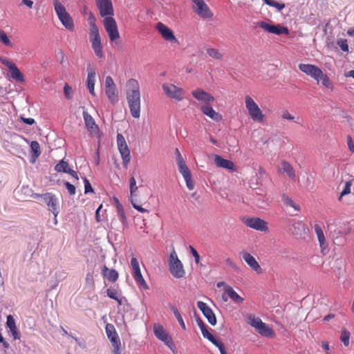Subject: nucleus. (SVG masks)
<instances>
[{"label": "nucleus", "mask_w": 354, "mask_h": 354, "mask_svg": "<svg viewBox=\"0 0 354 354\" xmlns=\"http://www.w3.org/2000/svg\"><path fill=\"white\" fill-rule=\"evenodd\" d=\"M128 86L131 88L127 92V100L133 118L140 116V92L138 82L135 79L128 80Z\"/></svg>", "instance_id": "obj_1"}, {"label": "nucleus", "mask_w": 354, "mask_h": 354, "mask_svg": "<svg viewBox=\"0 0 354 354\" xmlns=\"http://www.w3.org/2000/svg\"><path fill=\"white\" fill-rule=\"evenodd\" d=\"M90 25L88 30L89 40L95 55L100 59L104 57L103 46L98 28L96 25V19L92 13H90L88 18Z\"/></svg>", "instance_id": "obj_2"}, {"label": "nucleus", "mask_w": 354, "mask_h": 354, "mask_svg": "<svg viewBox=\"0 0 354 354\" xmlns=\"http://www.w3.org/2000/svg\"><path fill=\"white\" fill-rule=\"evenodd\" d=\"M149 198V191L147 187H141L139 192L131 197V203L133 208L139 212L145 213L149 211L142 207L147 203Z\"/></svg>", "instance_id": "obj_3"}, {"label": "nucleus", "mask_w": 354, "mask_h": 354, "mask_svg": "<svg viewBox=\"0 0 354 354\" xmlns=\"http://www.w3.org/2000/svg\"><path fill=\"white\" fill-rule=\"evenodd\" d=\"M245 104L246 109L248 111V114L252 120L259 122L263 121L264 115L258 104L254 102L251 96L245 95Z\"/></svg>", "instance_id": "obj_4"}, {"label": "nucleus", "mask_w": 354, "mask_h": 354, "mask_svg": "<svg viewBox=\"0 0 354 354\" xmlns=\"http://www.w3.org/2000/svg\"><path fill=\"white\" fill-rule=\"evenodd\" d=\"M169 271L175 278L179 279L185 276V272L183 263L174 250L169 258Z\"/></svg>", "instance_id": "obj_5"}, {"label": "nucleus", "mask_w": 354, "mask_h": 354, "mask_svg": "<svg viewBox=\"0 0 354 354\" xmlns=\"http://www.w3.org/2000/svg\"><path fill=\"white\" fill-rule=\"evenodd\" d=\"M165 94L170 99L178 102L182 101L184 98L185 91L181 88L171 83H164L162 85Z\"/></svg>", "instance_id": "obj_6"}, {"label": "nucleus", "mask_w": 354, "mask_h": 354, "mask_svg": "<svg viewBox=\"0 0 354 354\" xmlns=\"http://www.w3.org/2000/svg\"><path fill=\"white\" fill-rule=\"evenodd\" d=\"M105 331L113 346V353L121 354V341L115 326L112 324H106Z\"/></svg>", "instance_id": "obj_7"}, {"label": "nucleus", "mask_w": 354, "mask_h": 354, "mask_svg": "<svg viewBox=\"0 0 354 354\" xmlns=\"http://www.w3.org/2000/svg\"><path fill=\"white\" fill-rule=\"evenodd\" d=\"M117 145L122 159L123 166L127 168L131 160L130 150L124 137L121 133L117 135Z\"/></svg>", "instance_id": "obj_8"}, {"label": "nucleus", "mask_w": 354, "mask_h": 354, "mask_svg": "<svg viewBox=\"0 0 354 354\" xmlns=\"http://www.w3.org/2000/svg\"><path fill=\"white\" fill-rule=\"evenodd\" d=\"M104 91L109 102L112 104H115L119 100L118 91L111 76H106L105 78Z\"/></svg>", "instance_id": "obj_9"}, {"label": "nucleus", "mask_w": 354, "mask_h": 354, "mask_svg": "<svg viewBox=\"0 0 354 354\" xmlns=\"http://www.w3.org/2000/svg\"><path fill=\"white\" fill-rule=\"evenodd\" d=\"M104 28L111 42L120 38V33L115 20L112 17H106L103 20Z\"/></svg>", "instance_id": "obj_10"}, {"label": "nucleus", "mask_w": 354, "mask_h": 354, "mask_svg": "<svg viewBox=\"0 0 354 354\" xmlns=\"http://www.w3.org/2000/svg\"><path fill=\"white\" fill-rule=\"evenodd\" d=\"M242 221L250 228L263 232H268V224L263 219L258 217H250L244 218Z\"/></svg>", "instance_id": "obj_11"}, {"label": "nucleus", "mask_w": 354, "mask_h": 354, "mask_svg": "<svg viewBox=\"0 0 354 354\" xmlns=\"http://www.w3.org/2000/svg\"><path fill=\"white\" fill-rule=\"evenodd\" d=\"M1 63L10 70V77L16 81L25 82L24 75L17 66L6 57H0Z\"/></svg>", "instance_id": "obj_12"}, {"label": "nucleus", "mask_w": 354, "mask_h": 354, "mask_svg": "<svg viewBox=\"0 0 354 354\" xmlns=\"http://www.w3.org/2000/svg\"><path fill=\"white\" fill-rule=\"evenodd\" d=\"M193 10L201 18L207 19L213 17V12L203 0H192Z\"/></svg>", "instance_id": "obj_13"}, {"label": "nucleus", "mask_w": 354, "mask_h": 354, "mask_svg": "<svg viewBox=\"0 0 354 354\" xmlns=\"http://www.w3.org/2000/svg\"><path fill=\"white\" fill-rule=\"evenodd\" d=\"M153 330L156 337L171 349L174 346L172 338L164 327L160 324H155L153 326Z\"/></svg>", "instance_id": "obj_14"}, {"label": "nucleus", "mask_w": 354, "mask_h": 354, "mask_svg": "<svg viewBox=\"0 0 354 354\" xmlns=\"http://www.w3.org/2000/svg\"><path fill=\"white\" fill-rule=\"evenodd\" d=\"M43 198L46 202L48 209L55 216V223H57V216L59 213V203L56 196L51 193H46L43 194Z\"/></svg>", "instance_id": "obj_15"}, {"label": "nucleus", "mask_w": 354, "mask_h": 354, "mask_svg": "<svg viewBox=\"0 0 354 354\" xmlns=\"http://www.w3.org/2000/svg\"><path fill=\"white\" fill-rule=\"evenodd\" d=\"M299 69L306 75L311 77L319 83V77L322 75V71L317 66L308 64H300Z\"/></svg>", "instance_id": "obj_16"}, {"label": "nucleus", "mask_w": 354, "mask_h": 354, "mask_svg": "<svg viewBox=\"0 0 354 354\" xmlns=\"http://www.w3.org/2000/svg\"><path fill=\"white\" fill-rule=\"evenodd\" d=\"M131 266L132 267L133 270V277L137 282L138 284H139L140 286L144 288L145 289L147 290L149 289V286L147 284L145 280L144 279L140 268V265L138 259L136 257H132L131 259Z\"/></svg>", "instance_id": "obj_17"}, {"label": "nucleus", "mask_w": 354, "mask_h": 354, "mask_svg": "<svg viewBox=\"0 0 354 354\" xmlns=\"http://www.w3.org/2000/svg\"><path fill=\"white\" fill-rule=\"evenodd\" d=\"M96 5L102 17L113 15V4L111 0H96Z\"/></svg>", "instance_id": "obj_18"}, {"label": "nucleus", "mask_w": 354, "mask_h": 354, "mask_svg": "<svg viewBox=\"0 0 354 354\" xmlns=\"http://www.w3.org/2000/svg\"><path fill=\"white\" fill-rule=\"evenodd\" d=\"M192 96L199 102L205 104H209L215 100V98L210 93L202 88H197L192 91Z\"/></svg>", "instance_id": "obj_19"}, {"label": "nucleus", "mask_w": 354, "mask_h": 354, "mask_svg": "<svg viewBox=\"0 0 354 354\" xmlns=\"http://www.w3.org/2000/svg\"><path fill=\"white\" fill-rule=\"evenodd\" d=\"M241 255L245 262L252 270L256 272L257 274H261L263 272V270L259 263L250 253L246 251H243L241 252Z\"/></svg>", "instance_id": "obj_20"}, {"label": "nucleus", "mask_w": 354, "mask_h": 354, "mask_svg": "<svg viewBox=\"0 0 354 354\" xmlns=\"http://www.w3.org/2000/svg\"><path fill=\"white\" fill-rule=\"evenodd\" d=\"M259 26L266 31L277 35L283 34L288 35L289 33V30L286 27H283L280 25L274 26L270 25L267 22L261 21L259 23Z\"/></svg>", "instance_id": "obj_21"}, {"label": "nucleus", "mask_w": 354, "mask_h": 354, "mask_svg": "<svg viewBox=\"0 0 354 354\" xmlns=\"http://www.w3.org/2000/svg\"><path fill=\"white\" fill-rule=\"evenodd\" d=\"M197 307L202 311L203 315L206 317L208 322L214 326L216 324V316L212 310L203 301H199L197 302Z\"/></svg>", "instance_id": "obj_22"}, {"label": "nucleus", "mask_w": 354, "mask_h": 354, "mask_svg": "<svg viewBox=\"0 0 354 354\" xmlns=\"http://www.w3.org/2000/svg\"><path fill=\"white\" fill-rule=\"evenodd\" d=\"M156 29L165 40L171 42H177V39L172 30L164 24L158 22L156 25Z\"/></svg>", "instance_id": "obj_23"}, {"label": "nucleus", "mask_w": 354, "mask_h": 354, "mask_svg": "<svg viewBox=\"0 0 354 354\" xmlns=\"http://www.w3.org/2000/svg\"><path fill=\"white\" fill-rule=\"evenodd\" d=\"M83 118L87 130L91 133L96 135L99 131V127L95 123L93 118L86 111H83Z\"/></svg>", "instance_id": "obj_24"}, {"label": "nucleus", "mask_w": 354, "mask_h": 354, "mask_svg": "<svg viewBox=\"0 0 354 354\" xmlns=\"http://www.w3.org/2000/svg\"><path fill=\"white\" fill-rule=\"evenodd\" d=\"M201 111L204 115L214 121L219 122L223 120L222 115L218 112H216L210 104L203 105L201 107Z\"/></svg>", "instance_id": "obj_25"}, {"label": "nucleus", "mask_w": 354, "mask_h": 354, "mask_svg": "<svg viewBox=\"0 0 354 354\" xmlns=\"http://www.w3.org/2000/svg\"><path fill=\"white\" fill-rule=\"evenodd\" d=\"M87 78H86V86L87 88L90 92V93L93 96H95V70L89 66L87 68Z\"/></svg>", "instance_id": "obj_26"}, {"label": "nucleus", "mask_w": 354, "mask_h": 354, "mask_svg": "<svg viewBox=\"0 0 354 354\" xmlns=\"http://www.w3.org/2000/svg\"><path fill=\"white\" fill-rule=\"evenodd\" d=\"M214 162L218 167L224 168L230 171L235 170V165L232 161L224 159L219 155H215Z\"/></svg>", "instance_id": "obj_27"}, {"label": "nucleus", "mask_w": 354, "mask_h": 354, "mask_svg": "<svg viewBox=\"0 0 354 354\" xmlns=\"http://www.w3.org/2000/svg\"><path fill=\"white\" fill-rule=\"evenodd\" d=\"M290 231L294 236L301 237L306 233V225L301 221H294L290 228Z\"/></svg>", "instance_id": "obj_28"}, {"label": "nucleus", "mask_w": 354, "mask_h": 354, "mask_svg": "<svg viewBox=\"0 0 354 354\" xmlns=\"http://www.w3.org/2000/svg\"><path fill=\"white\" fill-rule=\"evenodd\" d=\"M7 326L9 328L11 333H12V335L13 337V339L15 340L16 339H20V337H21V335H20V333L19 331L18 330L17 328V326H16V324H15V321L13 318V317L12 315H8L7 317Z\"/></svg>", "instance_id": "obj_29"}, {"label": "nucleus", "mask_w": 354, "mask_h": 354, "mask_svg": "<svg viewBox=\"0 0 354 354\" xmlns=\"http://www.w3.org/2000/svg\"><path fill=\"white\" fill-rule=\"evenodd\" d=\"M102 274L110 282H115L118 279V272L114 269H109L106 266H104Z\"/></svg>", "instance_id": "obj_30"}, {"label": "nucleus", "mask_w": 354, "mask_h": 354, "mask_svg": "<svg viewBox=\"0 0 354 354\" xmlns=\"http://www.w3.org/2000/svg\"><path fill=\"white\" fill-rule=\"evenodd\" d=\"M53 4L58 19H61L62 17L69 15L64 5H63L59 0H53Z\"/></svg>", "instance_id": "obj_31"}, {"label": "nucleus", "mask_w": 354, "mask_h": 354, "mask_svg": "<svg viewBox=\"0 0 354 354\" xmlns=\"http://www.w3.org/2000/svg\"><path fill=\"white\" fill-rule=\"evenodd\" d=\"M256 330L263 337H274L275 336L274 330L263 322Z\"/></svg>", "instance_id": "obj_32"}, {"label": "nucleus", "mask_w": 354, "mask_h": 354, "mask_svg": "<svg viewBox=\"0 0 354 354\" xmlns=\"http://www.w3.org/2000/svg\"><path fill=\"white\" fill-rule=\"evenodd\" d=\"M281 170L286 173L290 179L295 180V171L288 162L284 160L281 162Z\"/></svg>", "instance_id": "obj_33"}, {"label": "nucleus", "mask_w": 354, "mask_h": 354, "mask_svg": "<svg viewBox=\"0 0 354 354\" xmlns=\"http://www.w3.org/2000/svg\"><path fill=\"white\" fill-rule=\"evenodd\" d=\"M315 231L317 234V239H318V241H319V245H320V247L322 249V252L324 253V250L326 248L327 244L326 242V239H325V236H324L323 230L319 225L316 224L315 225Z\"/></svg>", "instance_id": "obj_34"}, {"label": "nucleus", "mask_w": 354, "mask_h": 354, "mask_svg": "<svg viewBox=\"0 0 354 354\" xmlns=\"http://www.w3.org/2000/svg\"><path fill=\"white\" fill-rule=\"evenodd\" d=\"M59 21L62 24V26L69 31H73L75 28L74 21L72 17L69 15H67L65 17L59 19Z\"/></svg>", "instance_id": "obj_35"}, {"label": "nucleus", "mask_w": 354, "mask_h": 354, "mask_svg": "<svg viewBox=\"0 0 354 354\" xmlns=\"http://www.w3.org/2000/svg\"><path fill=\"white\" fill-rule=\"evenodd\" d=\"M225 294H227L229 297L235 303H242L243 301V298L239 296L235 290L231 287L227 286L225 290Z\"/></svg>", "instance_id": "obj_36"}, {"label": "nucleus", "mask_w": 354, "mask_h": 354, "mask_svg": "<svg viewBox=\"0 0 354 354\" xmlns=\"http://www.w3.org/2000/svg\"><path fill=\"white\" fill-rule=\"evenodd\" d=\"M169 309L173 313L174 317L177 319V321L179 323V324H180V327L182 328V329L183 330H186V326H185V322L183 321V317H182V316H181L178 309L176 306H169Z\"/></svg>", "instance_id": "obj_37"}, {"label": "nucleus", "mask_w": 354, "mask_h": 354, "mask_svg": "<svg viewBox=\"0 0 354 354\" xmlns=\"http://www.w3.org/2000/svg\"><path fill=\"white\" fill-rule=\"evenodd\" d=\"M246 317H247L248 323L250 326L254 327L255 328V330H257L260 326V325L263 323V322L261 321V319L260 318L256 317L254 315L248 314V315H247Z\"/></svg>", "instance_id": "obj_38"}, {"label": "nucleus", "mask_w": 354, "mask_h": 354, "mask_svg": "<svg viewBox=\"0 0 354 354\" xmlns=\"http://www.w3.org/2000/svg\"><path fill=\"white\" fill-rule=\"evenodd\" d=\"M350 337H351L350 332L348 330H347V329L346 328H344V327L342 328L339 339H340L341 342L343 343V344L344 345V346H346V347H348L350 344V342H349Z\"/></svg>", "instance_id": "obj_39"}, {"label": "nucleus", "mask_w": 354, "mask_h": 354, "mask_svg": "<svg viewBox=\"0 0 354 354\" xmlns=\"http://www.w3.org/2000/svg\"><path fill=\"white\" fill-rule=\"evenodd\" d=\"M321 82L323 86L326 88L333 89V85L328 75L322 72V75L319 77V82Z\"/></svg>", "instance_id": "obj_40"}, {"label": "nucleus", "mask_w": 354, "mask_h": 354, "mask_svg": "<svg viewBox=\"0 0 354 354\" xmlns=\"http://www.w3.org/2000/svg\"><path fill=\"white\" fill-rule=\"evenodd\" d=\"M30 149L32 153V157L34 158V159L37 158L41 153L39 142L37 141H32L30 143Z\"/></svg>", "instance_id": "obj_41"}, {"label": "nucleus", "mask_w": 354, "mask_h": 354, "mask_svg": "<svg viewBox=\"0 0 354 354\" xmlns=\"http://www.w3.org/2000/svg\"><path fill=\"white\" fill-rule=\"evenodd\" d=\"M179 172L182 174L183 177H186L191 175V171L187 166L185 161L177 163Z\"/></svg>", "instance_id": "obj_42"}, {"label": "nucleus", "mask_w": 354, "mask_h": 354, "mask_svg": "<svg viewBox=\"0 0 354 354\" xmlns=\"http://www.w3.org/2000/svg\"><path fill=\"white\" fill-rule=\"evenodd\" d=\"M208 55L215 59L220 60L223 58V55L220 53V51L214 48H209L206 50Z\"/></svg>", "instance_id": "obj_43"}, {"label": "nucleus", "mask_w": 354, "mask_h": 354, "mask_svg": "<svg viewBox=\"0 0 354 354\" xmlns=\"http://www.w3.org/2000/svg\"><path fill=\"white\" fill-rule=\"evenodd\" d=\"M283 203L288 207H292L295 211H299L300 207L299 205H297L290 198L283 196Z\"/></svg>", "instance_id": "obj_44"}, {"label": "nucleus", "mask_w": 354, "mask_h": 354, "mask_svg": "<svg viewBox=\"0 0 354 354\" xmlns=\"http://www.w3.org/2000/svg\"><path fill=\"white\" fill-rule=\"evenodd\" d=\"M68 163L66 161L62 160L58 164L56 165L55 169L57 172H64L66 173L69 169Z\"/></svg>", "instance_id": "obj_45"}, {"label": "nucleus", "mask_w": 354, "mask_h": 354, "mask_svg": "<svg viewBox=\"0 0 354 354\" xmlns=\"http://www.w3.org/2000/svg\"><path fill=\"white\" fill-rule=\"evenodd\" d=\"M201 330L203 336L205 338L207 339L213 344H216L218 341L214 337V336L210 332H209V330L207 328V326L205 327L204 328H202V330Z\"/></svg>", "instance_id": "obj_46"}, {"label": "nucleus", "mask_w": 354, "mask_h": 354, "mask_svg": "<svg viewBox=\"0 0 354 354\" xmlns=\"http://www.w3.org/2000/svg\"><path fill=\"white\" fill-rule=\"evenodd\" d=\"M351 185H352V183L351 181L346 182L344 187L343 190L342 191V192L340 193V195L338 198L339 201L342 202L343 196L351 193Z\"/></svg>", "instance_id": "obj_47"}, {"label": "nucleus", "mask_w": 354, "mask_h": 354, "mask_svg": "<svg viewBox=\"0 0 354 354\" xmlns=\"http://www.w3.org/2000/svg\"><path fill=\"white\" fill-rule=\"evenodd\" d=\"M0 41L7 46H12V44L7 34L3 30H0Z\"/></svg>", "instance_id": "obj_48"}, {"label": "nucleus", "mask_w": 354, "mask_h": 354, "mask_svg": "<svg viewBox=\"0 0 354 354\" xmlns=\"http://www.w3.org/2000/svg\"><path fill=\"white\" fill-rule=\"evenodd\" d=\"M281 118L284 120H295L296 123H299V117L295 118L288 111L282 113Z\"/></svg>", "instance_id": "obj_49"}, {"label": "nucleus", "mask_w": 354, "mask_h": 354, "mask_svg": "<svg viewBox=\"0 0 354 354\" xmlns=\"http://www.w3.org/2000/svg\"><path fill=\"white\" fill-rule=\"evenodd\" d=\"M183 178L186 183V186L187 189L189 190H193L195 187V183L192 179V174L186 177H184Z\"/></svg>", "instance_id": "obj_50"}, {"label": "nucleus", "mask_w": 354, "mask_h": 354, "mask_svg": "<svg viewBox=\"0 0 354 354\" xmlns=\"http://www.w3.org/2000/svg\"><path fill=\"white\" fill-rule=\"evenodd\" d=\"M183 178L186 183V186L187 189L189 190H193L195 187V183L192 179V174L186 177H184Z\"/></svg>", "instance_id": "obj_51"}, {"label": "nucleus", "mask_w": 354, "mask_h": 354, "mask_svg": "<svg viewBox=\"0 0 354 354\" xmlns=\"http://www.w3.org/2000/svg\"><path fill=\"white\" fill-rule=\"evenodd\" d=\"M106 294L109 297L113 299L114 300H118V292L116 289L114 288H109L106 290Z\"/></svg>", "instance_id": "obj_52"}, {"label": "nucleus", "mask_w": 354, "mask_h": 354, "mask_svg": "<svg viewBox=\"0 0 354 354\" xmlns=\"http://www.w3.org/2000/svg\"><path fill=\"white\" fill-rule=\"evenodd\" d=\"M337 44L339 45L342 50H343L344 52L348 51V46L346 39H341L338 40Z\"/></svg>", "instance_id": "obj_53"}, {"label": "nucleus", "mask_w": 354, "mask_h": 354, "mask_svg": "<svg viewBox=\"0 0 354 354\" xmlns=\"http://www.w3.org/2000/svg\"><path fill=\"white\" fill-rule=\"evenodd\" d=\"M266 4L270 6L276 8L279 10H281L282 9H283L285 8V5L283 3H279L272 1V0H270L268 2H267Z\"/></svg>", "instance_id": "obj_54"}, {"label": "nucleus", "mask_w": 354, "mask_h": 354, "mask_svg": "<svg viewBox=\"0 0 354 354\" xmlns=\"http://www.w3.org/2000/svg\"><path fill=\"white\" fill-rule=\"evenodd\" d=\"M72 88L68 86V84H66L64 87V95L66 99L70 100L72 97Z\"/></svg>", "instance_id": "obj_55"}, {"label": "nucleus", "mask_w": 354, "mask_h": 354, "mask_svg": "<svg viewBox=\"0 0 354 354\" xmlns=\"http://www.w3.org/2000/svg\"><path fill=\"white\" fill-rule=\"evenodd\" d=\"M84 193L87 194L88 192H93V189L92 188V186L89 182V180L84 178Z\"/></svg>", "instance_id": "obj_56"}, {"label": "nucleus", "mask_w": 354, "mask_h": 354, "mask_svg": "<svg viewBox=\"0 0 354 354\" xmlns=\"http://www.w3.org/2000/svg\"><path fill=\"white\" fill-rule=\"evenodd\" d=\"M66 188L67 189L70 195H74L75 194V187L68 182L64 183Z\"/></svg>", "instance_id": "obj_57"}, {"label": "nucleus", "mask_w": 354, "mask_h": 354, "mask_svg": "<svg viewBox=\"0 0 354 354\" xmlns=\"http://www.w3.org/2000/svg\"><path fill=\"white\" fill-rule=\"evenodd\" d=\"M189 250L192 254L194 256L196 263H198L200 262V256L196 249L192 245L189 246Z\"/></svg>", "instance_id": "obj_58"}, {"label": "nucleus", "mask_w": 354, "mask_h": 354, "mask_svg": "<svg viewBox=\"0 0 354 354\" xmlns=\"http://www.w3.org/2000/svg\"><path fill=\"white\" fill-rule=\"evenodd\" d=\"M347 145L349 151L353 153H354V142L351 136H348L346 138Z\"/></svg>", "instance_id": "obj_59"}, {"label": "nucleus", "mask_w": 354, "mask_h": 354, "mask_svg": "<svg viewBox=\"0 0 354 354\" xmlns=\"http://www.w3.org/2000/svg\"><path fill=\"white\" fill-rule=\"evenodd\" d=\"M214 345H215L216 347H218V348L220 351L221 354H227V353L225 350V345L221 342L218 341Z\"/></svg>", "instance_id": "obj_60"}, {"label": "nucleus", "mask_w": 354, "mask_h": 354, "mask_svg": "<svg viewBox=\"0 0 354 354\" xmlns=\"http://www.w3.org/2000/svg\"><path fill=\"white\" fill-rule=\"evenodd\" d=\"M175 154L176 156V163L185 161L178 149L177 148L175 150Z\"/></svg>", "instance_id": "obj_61"}, {"label": "nucleus", "mask_w": 354, "mask_h": 354, "mask_svg": "<svg viewBox=\"0 0 354 354\" xmlns=\"http://www.w3.org/2000/svg\"><path fill=\"white\" fill-rule=\"evenodd\" d=\"M120 216V221L121 222L124 224V225H127V217L125 216V212H124V210H122V212H118Z\"/></svg>", "instance_id": "obj_62"}, {"label": "nucleus", "mask_w": 354, "mask_h": 354, "mask_svg": "<svg viewBox=\"0 0 354 354\" xmlns=\"http://www.w3.org/2000/svg\"><path fill=\"white\" fill-rule=\"evenodd\" d=\"M140 189H138V187L136 186V184L135 185H132L130 187V197L133 196L134 194H137L139 192Z\"/></svg>", "instance_id": "obj_63"}, {"label": "nucleus", "mask_w": 354, "mask_h": 354, "mask_svg": "<svg viewBox=\"0 0 354 354\" xmlns=\"http://www.w3.org/2000/svg\"><path fill=\"white\" fill-rule=\"evenodd\" d=\"M22 3L26 5L28 8L31 9L33 7V1L32 0H21Z\"/></svg>", "instance_id": "obj_64"}]
</instances>
